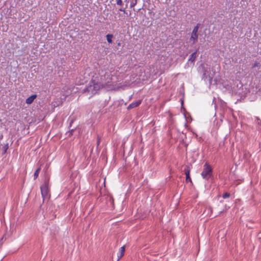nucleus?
<instances>
[{"instance_id":"17","label":"nucleus","mask_w":261,"mask_h":261,"mask_svg":"<svg viewBox=\"0 0 261 261\" xmlns=\"http://www.w3.org/2000/svg\"><path fill=\"white\" fill-rule=\"evenodd\" d=\"M260 63L257 62H255L252 65V68H254L255 67H259L258 69L260 68Z\"/></svg>"},{"instance_id":"23","label":"nucleus","mask_w":261,"mask_h":261,"mask_svg":"<svg viewBox=\"0 0 261 261\" xmlns=\"http://www.w3.org/2000/svg\"><path fill=\"white\" fill-rule=\"evenodd\" d=\"M125 8H124V9L120 8V9H119V10L120 11H122V12H123L124 14H127V13L126 12V11H125Z\"/></svg>"},{"instance_id":"22","label":"nucleus","mask_w":261,"mask_h":261,"mask_svg":"<svg viewBox=\"0 0 261 261\" xmlns=\"http://www.w3.org/2000/svg\"><path fill=\"white\" fill-rule=\"evenodd\" d=\"M137 0H135V2L134 3H132L130 5V7L131 8H133L137 4Z\"/></svg>"},{"instance_id":"2","label":"nucleus","mask_w":261,"mask_h":261,"mask_svg":"<svg viewBox=\"0 0 261 261\" xmlns=\"http://www.w3.org/2000/svg\"><path fill=\"white\" fill-rule=\"evenodd\" d=\"M99 85V83L95 79L94 76L89 82L88 86L84 89V92L89 94L90 95L89 98H90L92 95L96 94L98 91L102 88L101 86Z\"/></svg>"},{"instance_id":"11","label":"nucleus","mask_w":261,"mask_h":261,"mask_svg":"<svg viewBox=\"0 0 261 261\" xmlns=\"http://www.w3.org/2000/svg\"><path fill=\"white\" fill-rule=\"evenodd\" d=\"M197 50L193 53L189 57V61H191L192 62H194L196 58V54H197Z\"/></svg>"},{"instance_id":"25","label":"nucleus","mask_w":261,"mask_h":261,"mask_svg":"<svg viewBox=\"0 0 261 261\" xmlns=\"http://www.w3.org/2000/svg\"><path fill=\"white\" fill-rule=\"evenodd\" d=\"M121 257H120V254L119 253L118 254V258H117V261H119L121 259Z\"/></svg>"},{"instance_id":"10","label":"nucleus","mask_w":261,"mask_h":261,"mask_svg":"<svg viewBox=\"0 0 261 261\" xmlns=\"http://www.w3.org/2000/svg\"><path fill=\"white\" fill-rule=\"evenodd\" d=\"M73 120H71L70 122V124H69V130L66 133V134L68 135V137H71L72 135H73V133L74 131V128H72L71 129L70 127L71 126V125H72V123H73Z\"/></svg>"},{"instance_id":"20","label":"nucleus","mask_w":261,"mask_h":261,"mask_svg":"<svg viewBox=\"0 0 261 261\" xmlns=\"http://www.w3.org/2000/svg\"><path fill=\"white\" fill-rule=\"evenodd\" d=\"M255 122L258 124L261 125V120L258 117H255Z\"/></svg>"},{"instance_id":"13","label":"nucleus","mask_w":261,"mask_h":261,"mask_svg":"<svg viewBox=\"0 0 261 261\" xmlns=\"http://www.w3.org/2000/svg\"><path fill=\"white\" fill-rule=\"evenodd\" d=\"M107 40L109 43H112V38H113V34H107Z\"/></svg>"},{"instance_id":"7","label":"nucleus","mask_w":261,"mask_h":261,"mask_svg":"<svg viewBox=\"0 0 261 261\" xmlns=\"http://www.w3.org/2000/svg\"><path fill=\"white\" fill-rule=\"evenodd\" d=\"M198 33H195V32H192L190 38V40L192 42V44H194L198 40Z\"/></svg>"},{"instance_id":"5","label":"nucleus","mask_w":261,"mask_h":261,"mask_svg":"<svg viewBox=\"0 0 261 261\" xmlns=\"http://www.w3.org/2000/svg\"><path fill=\"white\" fill-rule=\"evenodd\" d=\"M202 80H203L204 81H206L208 78L210 82H211V81L212 80V79L213 78V75H211V74H207L206 69H205L204 66L202 67Z\"/></svg>"},{"instance_id":"16","label":"nucleus","mask_w":261,"mask_h":261,"mask_svg":"<svg viewBox=\"0 0 261 261\" xmlns=\"http://www.w3.org/2000/svg\"><path fill=\"white\" fill-rule=\"evenodd\" d=\"M9 148L8 143L5 144L3 147V154H5Z\"/></svg>"},{"instance_id":"19","label":"nucleus","mask_w":261,"mask_h":261,"mask_svg":"<svg viewBox=\"0 0 261 261\" xmlns=\"http://www.w3.org/2000/svg\"><path fill=\"white\" fill-rule=\"evenodd\" d=\"M101 141V137L99 136H97V146L98 147Z\"/></svg>"},{"instance_id":"24","label":"nucleus","mask_w":261,"mask_h":261,"mask_svg":"<svg viewBox=\"0 0 261 261\" xmlns=\"http://www.w3.org/2000/svg\"><path fill=\"white\" fill-rule=\"evenodd\" d=\"M129 0H125V2L126 3V5H125V9L127 8V6H128V3L129 2Z\"/></svg>"},{"instance_id":"1","label":"nucleus","mask_w":261,"mask_h":261,"mask_svg":"<svg viewBox=\"0 0 261 261\" xmlns=\"http://www.w3.org/2000/svg\"><path fill=\"white\" fill-rule=\"evenodd\" d=\"M99 76L96 75L94 76L95 79L98 81L99 83V85L101 87H105L106 86H111V83L112 79V75L111 71L108 69H105V70H101L99 73Z\"/></svg>"},{"instance_id":"8","label":"nucleus","mask_w":261,"mask_h":261,"mask_svg":"<svg viewBox=\"0 0 261 261\" xmlns=\"http://www.w3.org/2000/svg\"><path fill=\"white\" fill-rule=\"evenodd\" d=\"M184 172L186 175V181L187 182H189V181L192 182V180H191V178L190 175V170L189 167H185V168L184 169Z\"/></svg>"},{"instance_id":"9","label":"nucleus","mask_w":261,"mask_h":261,"mask_svg":"<svg viewBox=\"0 0 261 261\" xmlns=\"http://www.w3.org/2000/svg\"><path fill=\"white\" fill-rule=\"evenodd\" d=\"M36 97L37 95L36 94H34L30 96L26 99L25 102L29 105L31 104L33 102L34 99L36 98Z\"/></svg>"},{"instance_id":"12","label":"nucleus","mask_w":261,"mask_h":261,"mask_svg":"<svg viewBox=\"0 0 261 261\" xmlns=\"http://www.w3.org/2000/svg\"><path fill=\"white\" fill-rule=\"evenodd\" d=\"M41 171V167H38L35 171L34 174V179H36L39 175V174Z\"/></svg>"},{"instance_id":"6","label":"nucleus","mask_w":261,"mask_h":261,"mask_svg":"<svg viewBox=\"0 0 261 261\" xmlns=\"http://www.w3.org/2000/svg\"><path fill=\"white\" fill-rule=\"evenodd\" d=\"M141 100H138L137 101H134L128 105V106L127 108V109L128 110H129L133 108H136L138 107L141 103Z\"/></svg>"},{"instance_id":"21","label":"nucleus","mask_w":261,"mask_h":261,"mask_svg":"<svg viewBox=\"0 0 261 261\" xmlns=\"http://www.w3.org/2000/svg\"><path fill=\"white\" fill-rule=\"evenodd\" d=\"M116 4L119 6H122L123 4L122 0H116Z\"/></svg>"},{"instance_id":"14","label":"nucleus","mask_w":261,"mask_h":261,"mask_svg":"<svg viewBox=\"0 0 261 261\" xmlns=\"http://www.w3.org/2000/svg\"><path fill=\"white\" fill-rule=\"evenodd\" d=\"M125 251V246H123L119 249V254H120V257H122L124 255Z\"/></svg>"},{"instance_id":"4","label":"nucleus","mask_w":261,"mask_h":261,"mask_svg":"<svg viewBox=\"0 0 261 261\" xmlns=\"http://www.w3.org/2000/svg\"><path fill=\"white\" fill-rule=\"evenodd\" d=\"M41 195L43 198V200L45 199H47L49 198V188H48V183L47 181H45L41 187H40Z\"/></svg>"},{"instance_id":"18","label":"nucleus","mask_w":261,"mask_h":261,"mask_svg":"<svg viewBox=\"0 0 261 261\" xmlns=\"http://www.w3.org/2000/svg\"><path fill=\"white\" fill-rule=\"evenodd\" d=\"M230 194L229 193L226 192V193H224V194H223V195H222V197H223L224 199H226V198H227L229 197H230Z\"/></svg>"},{"instance_id":"15","label":"nucleus","mask_w":261,"mask_h":261,"mask_svg":"<svg viewBox=\"0 0 261 261\" xmlns=\"http://www.w3.org/2000/svg\"><path fill=\"white\" fill-rule=\"evenodd\" d=\"M200 27V23H197L196 26L193 29L192 32H195V33H198L199 28Z\"/></svg>"},{"instance_id":"3","label":"nucleus","mask_w":261,"mask_h":261,"mask_svg":"<svg viewBox=\"0 0 261 261\" xmlns=\"http://www.w3.org/2000/svg\"><path fill=\"white\" fill-rule=\"evenodd\" d=\"M202 178L206 180L210 179L213 175V169L212 166L207 163L203 165V170L201 173Z\"/></svg>"}]
</instances>
